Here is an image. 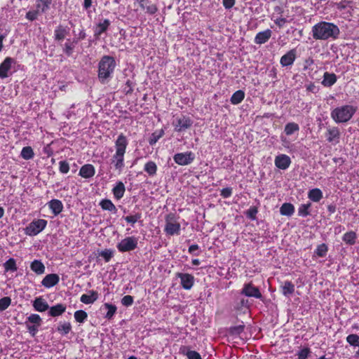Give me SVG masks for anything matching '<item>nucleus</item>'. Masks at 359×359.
<instances>
[{"instance_id":"obj_1","label":"nucleus","mask_w":359,"mask_h":359,"mask_svg":"<svg viewBox=\"0 0 359 359\" xmlns=\"http://www.w3.org/2000/svg\"><path fill=\"white\" fill-rule=\"evenodd\" d=\"M339 34L338 26L332 22L322 21L312 27V36L316 40L337 39Z\"/></svg>"},{"instance_id":"obj_2","label":"nucleus","mask_w":359,"mask_h":359,"mask_svg":"<svg viewBox=\"0 0 359 359\" xmlns=\"http://www.w3.org/2000/svg\"><path fill=\"white\" fill-rule=\"evenodd\" d=\"M116 60L114 57L104 55L98 63L97 76L102 83H105L112 78L115 68Z\"/></svg>"},{"instance_id":"obj_3","label":"nucleus","mask_w":359,"mask_h":359,"mask_svg":"<svg viewBox=\"0 0 359 359\" xmlns=\"http://www.w3.org/2000/svg\"><path fill=\"white\" fill-rule=\"evenodd\" d=\"M128 144L126 137L123 133L120 134L115 142L116 153L112 157V163L116 170H121L124 167V154Z\"/></svg>"},{"instance_id":"obj_4","label":"nucleus","mask_w":359,"mask_h":359,"mask_svg":"<svg viewBox=\"0 0 359 359\" xmlns=\"http://www.w3.org/2000/svg\"><path fill=\"white\" fill-rule=\"evenodd\" d=\"M356 110L357 107L346 104L334 109L331 111L330 115L335 123H346L352 118Z\"/></svg>"},{"instance_id":"obj_5","label":"nucleus","mask_w":359,"mask_h":359,"mask_svg":"<svg viewBox=\"0 0 359 359\" xmlns=\"http://www.w3.org/2000/svg\"><path fill=\"white\" fill-rule=\"evenodd\" d=\"M165 225L164 231L168 236L180 235L181 231V225L177 221L175 215L170 213L165 216Z\"/></svg>"},{"instance_id":"obj_6","label":"nucleus","mask_w":359,"mask_h":359,"mask_svg":"<svg viewBox=\"0 0 359 359\" xmlns=\"http://www.w3.org/2000/svg\"><path fill=\"white\" fill-rule=\"evenodd\" d=\"M334 6L341 13L345 20H350L354 11L353 2L348 0H341L334 3Z\"/></svg>"},{"instance_id":"obj_7","label":"nucleus","mask_w":359,"mask_h":359,"mask_svg":"<svg viewBox=\"0 0 359 359\" xmlns=\"http://www.w3.org/2000/svg\"><path fill=\"white\" fill-rule=\"evenodd\" d=\"M48 222L43 219H34L24 229L25 233L34 236L41 232L47 226Z\"/></svg>"},{"instance_id":"obj_8","label":"nucleus","mask_w":359,"mask_h":359,"mask_svg":"<svg viewBox=\"0 0 359 359\" xmlns=\"http://www.w3.org/2000/svg\"><path fill=\"white\" fill-rule=\"evenodd\" d=\"M192 125L193 120L186 115L177 116L172 122L174 130L177 133H182L189 129Z\"/></svg>"},{"instance_id":"obj_9","label":"nucleus","mask_w":359,"mask_h":359,"mask_svg":"<svg viewBox=\"0 0 359 359\" xmlns=\"http://www.w3.org/2000/svg\"><path fill=\"white\" fill-rule=\"evenodd\" d=\"M241 294L248 297H254L263 301V295L258 287L255 286L252 281L244 283Z\"/></svg>"},{"instance_id":"obj_10","label":"nucleus","mask_w":359,"mask_h":359,"mask_svg":"<svg viewBox=\"0 0 359 359\" xmlns=\"http://www.w3.org/2000/svg\"><path fill=\"white\" fill-rule=\"evenodd\" d=\"M137 247V239L134 236L126 237L116 245L118 250L126 252L134 250Z\"/></svg>"},{"instance_id":"obj_11","label":"nucleus","mask_w":359,"mask_h":359,"mask_svg":"<svg viewBox=\"0 0 359 359\" xmlns=\"http://www.w3.org/2000/svg\"><path fill=\"white\" fill-rule=\"evenodd\" d=\"M174 161L180 165H187L191 163L195 159V154L192 151L177 153L173 156Z\"/></svg>"},{"instance_id":"obj_12","label":"nucleus","mask_w":359,"mask_h":359,"mask_svg":"<svg viewBox=\"0 0 359 359\" xmlns=\"http://www.w3.org/2000/svg\"><path fill=\"white\" fill-rule=\"evenodd\" d=\"M326 140L333 145L337 144L340 141L341 133L337 126L329 127L325 133Z\"/></svg>"},{"instance_id":"obj_13","label":"nucleus","mask_w":359,"mask_h":359,"mask_svg":"<svg viewBox=\"0 0 359 359\" xmlns=\"http://www.w3.org/2000/svg\"><path fill=\"white\" fill-rule=\"evenodd\" d=\"M176 277L180 279V284L183 289L189 290L194 284V276L187 273H177Z\"/></svg>"},{"instance_id":"obj_14","label":"nucleus","mask_w":359,"mask_h":359,"mask_svg":"<svg viewBox=\"0 0 359 359\" xmlns=\"http://www.w3.org/2000/svg\"><path fill=\"white\" fill-rule=\"evenodd\" d=\"M16 61L14 58L6 57L0 64V78L5 79L8 76V72L11 70L12 65L15 64Z\"/></svg>"},{"instance_id":"obj_15","label":"nucleus","mask_w":359,"mask_h":359,"mask_svg":"<svg viewBox=\"0 0 359 359\" xmlns=\"http://www.w3.org/2000/svg\"><path fill=\"white\" fill-rule=\"evenodd\" d=\"M111 25V21L109 19H102L94 27V36L96 39L105 33Z\"/></svg>"},{"instance_id":"obj_16","label":"nucleus","mask_w":359,"mask_h":359,"mask_svg":"<svg viewBox=\"0 0 359 359\" xmlns=\"http://www.w3.org/2000/svg\"><path fill=\"white\" fill-rule=\"evenodd\" d=\"M297 57V50L292 48L283 55L280 60L282 67H288L293 65Z\"/></svg>"},{"instance_id":"obj_17","label":"nucleus","mask_w":359,"mask_h":359,"mask_svg":"<svg viewBox=\"0 0 359 359\" xmlns=\"http://www.w3.org/2000/svg\"><path fill=\"white\" fill-rule=\"evenodd\" d=\"M274 163L278 168L286 170L291 164V159L286 154H279L276 156Z\"/></svg>"},{"instance_id":"obj_18","label":"nucleus","mask_w":359,"mask_h":359,"mask_svg":"<svg viewBox=\"0 0 359 359\" xmlns=\"http://www.w3.org/2000/svg\"><path fill=\"white\" fill-rule=\"evenodd\" d=\"M60 277L56 273H50L46 275L41 281V285L46 288H50L58 284Z\"/></svg>"},{"instance_id":"obj_19","label":"nucleus","mask_w":359,"mask_h":359,"mask_svg":"<svg viewBox=\"0 0 359 359\" xmlns=\"http://www.w3.org/2000/svg\"><path fill=\"white\" fill-rule=\"evenodd\" d=\"M69 34V29L67 27L59 25L54 30V39L56 41H62Z\"/></svg>"},{"instance_id":"obj_20","label":"nucleus","mask_w":359,"mask_h":359,"mask_svg":"<svg viewBox=\"0 0 359 359\" xmlns=\"http://www.w3.org/2000/svg\"><path fill=\"white\" fill-rule=\"evenodd\" d=\"M47 204L55 216L60 215L63 211V203L59 199H52Z\"/></svg>"},{"instance_id":"obj_21","label":"nucleus","mask_w":359,"mask_h":359,"mask_svg":"<svg viewBox=\"0 0 359 359\" xmlns=\"http://www.w3.org/2000/svg\"><path fill=\"white\" fill-rule=\"evenodd\" d=\"M272 32L269 29H266L264 31L258 32L254 39V42L256 44H263L266 43L271 38Z\"/></svg>"},{"instance_id":"obj_22","label":"nucleus","mask_w":359,"mask_h":359,"mask_svg":"<svg viewBox=\"0 0 359 359\" xmlns=\"http://www.w3.org/2000/svg\"><path fill=\"white\" fill-rule=\"evenodd\" d=\"M136 1L139 3V5L141 7V8L143 10L145 9L146 12L150 15L155 14L158 11L157 6L155 4H151L150 0H136Z\"/></svg>"},{"instance_id":"obj_23","label":"nucleus","mask_w":359,"mask_h":359,"mask_svg":"<svg viewBox=\"0 0 359 359\" xmlns=\"http://www.w3.org/2000/svg\"><path fill=\"white\" fill-rule=\"evenodd\" d=\"M95 174V167L92 164H85L81 166L79 175L83 178L88 179Z\"/></svg>"},{"instance_id":"obj_24","label":"nucleus","mask_w":359,"mask_h":359,"mask_svg":"<svg viewBox=\"0 0 359 359\" xmlns=\"http://www.w3.org/2000/svg\"><path fill=\"white\" fill-rule=\"evenodd\" d=\"M98 299V292L95 290H89L88 294H83L80 301L85 304L94 303Z\"/></svg>"},{"instance_id":"obj_25","label":"nucleus","mask_w":359,"mask_h":359,"mask_svg":"<svg viewBox=\"0 0 359 359\" xmlns=\"http://www.w3.org/2000/svg\"><path fill=\"white\" fill-rule=\"evenodd\" d=\"M180 353L186 355L188 359H202L199 353L190 350V348L187 346H181Z\"/></svg>"},{"instance_id":"obj_26","label":"nucleus","mask_w":359,"mask_h":359,"mask_svg":"<svg viewBox=\"0 0 359 359\" xmlns=\"http://www.w3.org/2000/svg\"><path fill=\"white\" fill-rule=\"evenodd\" d=\"M33 307L39 312L46 311L49 309L48 302L41 297H36L33 302Z\"/></svg>"},{"instance_id":"obj_27","label":"nucleus","mask_w":359,"mask_h":359,"mask_svg":"<svg viewBox=\"0 0 359 359\" xmlns=\"http://www.w3.org/2000/svg\"><path fill=\"white\" fill-rule=\"evenodd\" d=\"M337 81V76L334 73L325 72L323 76L322 85L325 87H331Z\"/></svg>"},{"instance_id":"obj_28","label":"nucleus","mask_w":359,"mask_h":359,"mask_svg":"<svg viewBox=\"0 0 359 359\" xmlns=\"http://www.w3.org/2000/svg\"><path fill=\"white\" fill-rule=\"evenodd\" d=\"M280 290L285 297H290L294 292L295 286L291 281L285 280L280 286Z\"/></svg>"},{"instance_id":"obj_29","label":"nucleus","mask_w":359,"mask_h":359,"mask_svg":"<svg viewBox=\"0 0 359 359\" xmlns=\"http://www.w3.org/2000/svg\"><path fill=\"white\" fill-rule=\"evenodd\" d=\"M126 191V187L124 184L119 181L118 182L114 187L112 189V193L114 194V198L116 200H120L121 198L123 197L124 194Z\"/></svg>"},{"instance_id":"obj_30","label":"nucleus","mask_w":359,"mask_h":359,"mask_svg":"<svg viewBox=\"0 0 359 359\" xmlns=\"http://www.w3.org/2000/svg\"><path fill=\"white\" fill-rule=\"evenodd\" d=\"M66 306L62 304H57L51 306L48 311V315L51 317H57L61 316L66 311Z\"/></svg>"},{"instance_id":"obj_31","label":"nucleus","mask_w":359,"mask_h":359,"mask_svg":"<svg viewBox=\"0 0 359 359\" xmlns=\"http://www.w3.org/2000/svg\"><path fill=\"white\" fill-rule=\"evenodd\" d=\"M76 44H77V40L67 39L62 48L63 53L67 56H71L74 53Z\"/></svg>"},{"instance_id":"obj_32","label":"nucleus","mask_w":359,"mask_h":359,"mask_svg":"<svg viewBox=\"0 0 359 359\" xmlns=\"http://www.w3.org/2000/svg\"><path fill=\"white\" fill-rule=\"evenodd\" d=\"M30 268L37 275H41L45 272V266L41 260L34 259L30 264Z\"/></svg>"},{"instance_id":"obj_33","label":"nucleus","mask_w":359,"mask_h":359,"mask_svg":"<svg viewBox=\"0 0 359 359\" xmlns=\"http://www.w3.org/2000/svg\"><path fill=\"white\" fill-rule=\"evenodd\" d=\"M99 205L103 210H107L113 213H116L117 212L116 207L109 199L104 198L101 200Z\"/></svg>"},{"instance_id":"obj_34","label":"nucleus","mask_w":359,"mask_h":359,"mask_svg":"<svg viewBox=\"0 0 359 359\" xmlns=\"http://www.w3.org/2000/svg\"><path fill=\"white\" fill-rule=\"evenodd\" d=\"M294 212V206L290 203H284L280 208L281 215L290 217Z\"/></svg>"},{"instance_id":"obj_35","label":"nucleus","mask_w":359,"mask_h":359,"mask_svg":"<svg viewBox=\"0 0 359 359\" xmlns=\"http://www.w3.org/2000/svg\"><path fill=\"white\" fill-rule=\"evenodd\" d=\"M308 197L313 202H319L323 198V195L320 189L315 188L309 191Z\"/></svg>"},{"instance_id":"obj_36","label":"nucleus","mask_w":359,"mask_h":359,"mask_svg":"<svg viewBox=\"0 0 359 359\" xmlns=\"http://www.w3.org/2000/svg\"><path fill=\"white\" fill-rule=\"evenodd\" d=\"M245 98V92L238 90L233 93L230 98L231 103L234 105L240 104Z\"/></svg>"},{"instance_id":"obj_37","label":"nucleus","mask_w":359,"mask_h":359,"mask_svg":"<svg viewBox=\"0 0 359 359\" xmlns=\"http://www.w3.org/2000/svg\"><path fill=\"white\" fill-rule=\"evenodd\" d=\"M356 233L353 231L345 233L342 237L343 241L349 245H353L356 243Z\"/></svg>"},{"instance_id":"obj_38","label":"nucleus","mask_w":359,"mask_h":359,"mask_svg":"<svg viewBox=\"0 0 359 359\" xmlns=\"http://www.w3.org/2000/svg\"><path fill=\"white\" fill-rule=\"evenodd\" d=\"M52 1L53 0H37L36 5V8L41 13H44L50 9Z\"/></svg>"},{"instance_id":"obj_39","label":"nucleus","mask_w":359,"mask_h":359,"mask_svg":"<svg viewBox=\"0 0 359 359\" xmlns=\"http://www.w3.org/2000/svg\"><path fill=\"white\" fill-rule=\"evenodd\" d=\"M158 168L155 162L150 161L145 163L144 170L149 175L154 176L156 174Z\"/></svg>"},{"instance_id":"obj_40","label":"nucleus","mask_w":359,"mask_h":359,"mask_svg":"<svg viewBox=\"0 0 359 359\" xmlns=\"http://www.w3.org/2000/svg\"><path fill=\"white\" fill-rule=\"evenodd\" d=\"M163 135L164 130L163 129L154 131L149 138V144L151 146L154 145Z\"/></svg>"},{"instance_id":"obj_41","label":"nucleus","mask_w":359,"mask_h":359,"mask_svg":"<svg viewBox=\"0 0 359 359\" xmlns=\"http://www.w3.org/2000/svg\"><path fill=\"white\" fill-rule=\"evenodd\" d=\"M72 330V325L69 322L60 323L57 327V331L62 335H67Z\"/></svg>"},{"instance_id":"obj_42","label":"nucleus","mask_w":359,"mask_h":359,"mask_svg":"<svg viewBox=\"0 0 359 359\" xmlns=\"http://www.w3.org/2000/svg\"><path fill=\"white\" fill-rule=\"evenodd\" d=\"M311 207V203L310 202L304 204H301L298 208V215L300 217H307L310 215V208Z\"/></svg>"},{"instance_id":"obj_43","label":"nucleus","mask_w":359,"mask_h":359,"mask_svg":"<svg viewBox=\"0 0 359 359\" xmlns=\"http://www.w3.org/2000/svg\"><path fill=\"white\" fill-rule=\"evenodd\" d=\"M299 130V126L297 123L291 122L285 125L284 132L287 135H291L294 133Z\"/></svg>"},{"instance_id":"obj_44","label":"nucleus","mask_w":359,"mask_h":359,"mask_svg":"<svg viewBox=\"0 0 359 359\" xmlns=\"http://www.w3.org/2000/svg\"><path fill=\"white\" fill-rule=\"evenodd\" d=\"M20 156L25 160H29L34 158V153L31 147L27 146L22 148Z\"/></svg>"},{"instance_id":"obj_45","label":"nucleus","mask_w":359,"mask_h":359,"mask_svg":"<svg viewBox=\"0 0 359 359\" xmlns=\"http://www.w3.org/2000/svg\"><path fill=\"white\" fill-rule=\"evenodd\" d=\"M104 306L107 309V312L105 314L104 318L108 320H111L116 313L117 307L115 305L109 303H105Z\"/></svg>"},{"instance_id":"obj_46","label":"nucleus","mask_w":359,"mask_h":359,"mask_svg":"<svg viewBox=\"0 0 359 359\" xmlns=\"http://www.w3.org/2000/svg\"><path fill=\"white\" fill-rule=\"evenodd\" d=\"M136 83L135 81L127 79L123 87V92L125 95H130L133 93L134 90V88L135 86Z\"/></svg>"},{"instance_id":"obj_47","label":"nucleus","mask_w":359,"mask_h":359,"mask_svg":"<svg viewBox=\"0 0 359 359\" xmlns=\"http://www.w3.org/2000/svg\"><path fill=\"white\" fill-rule=\"evenodd\" d=\"M4 267L6 271L15 272L17 271L18 267L16 265L15 259L13 258L8 259L4 264Z\"/></svg>"},{"instance_id":"obj_48","label":"nucleus","mask_w":359,"mask_h":359,"mask_svg":"<svg viewBox=\"0 0 359 359\" xmlns=\"http://www.w3.org/2000/svg\"><path fill=\"white\" fill-rule=\"evenodd\" d=\"M98 255L104 259L105 262H109L114 256V250L111 249H104L99 252Z\"/></svg>"},{"instance_id":"obj_49","label":"nucleus","mask_w":359,"mask_h":359,"mask_svg":"<svg viewBox=\"0 0 359 359\" xmlns=\"http://www.w3.org/2000/svg\"><path fill=\"white\" fill-rule=\"evenodd\" d=\"M88 318L87 313L83 310H79L74 313V318L76 322L83 323Z\"/></svg>"},{"instance_id":"obj_50","label":"nucleus","mask_w":359,"mask_h":359,"mask_svg":"<svg viewBox=\"0 0 359 359\" xmlns=\"http://www.w3.org/2000/svg\"><path fill=\"white\" fill-rule=\"evenodd\" d=\"M328 248L326 244L322 243L318 245L315 250V253L319 257H324L327 255Z\"/></svg>"},{"instance_id":"obj_51","label":"nucleus","mask_w":359,"mask_h":359,"mask_svg":"<svg viewBox=\"0 0 359 359\" xmlns=\"http://www.w3.org/2000/svg\"><path fill=\"white\" fill-rule=\"evenodd\" d=\"M245 330V325L243 324L236 325V326H232L229 327V333L230 335L232 336H238L241 334Z\"/></svg>"},{"instance_id":"obj_52","label":"nucleus","mask_w":359,"mask_h":359,"mask_svg":"<svg viewBox=\"0 0 359 359\" xmlns=\"http://www.w3.org/2000/svg\"><path fill=\"white\" fill-rule=\"evenodd\" d=\"M346 341L353 346L359 347V336L356 334H351L346 337Z\"/></svg>"},{"instance_id":"obj_53","label":"nucleus","mask_w":359,"mask_h":359,"mask_svg":"<svg viewBox=\"0 0 359 359\" xmlns=\"http://www.w3.org/2000/svg\"><path fill=\"white\" fill-rule=\"evenodd\" d=\"M141 218H142V213L137 212L135 215H128V216L125 217L124 219L126 221V222L133 225L137 222H138Z\"/></svg>"},{"instance_id":"obj_54","label":"nucleus","mask_w":359,"mask_h":359,"mask_svg":"<svg viewBox=\"0 0 359 359\" xmlns=\"http://www.w3.org/2000/svg\"><path fill=\"white\" fill-rule=\"evenodd\" d=\"M11 304V299L9 297H4L0 299V311L7 309Z\"/></svg>"},{"instance_id":"obj_55","label":"nucleus","mask_w":359,"mask_h":359,"mask_svg":"<svg viewBox=\"0 0 359 359\" xmlns=\"http://www.w3.org/2000/svg\"><path fill=\"white\" fill-rule=\"evenodd\" d=\"M59 171L62 174H67L69 171V164L67 161H60L59 162Z\"/></svg>"},{"instance_id":"obj_56","label":"nucleus","mask_w":359,"mask_h":359,"mask_svg":"<svg viewBox=\"0 0 359 359\" xmlns=\"http://www.w3.org/2000/svg\"><path fill=\"white\" fill-rule=\"evenodd\" d=\"M27 320L29 323L36 324L35 325H37V326H40L41 323V317L39 316V315L35 314V313L31 314L27 318Z\"/></svg>"},{"instance_id":"obj_57","label":"nucleus","mask_w":359,"mask_h":359,"mask_svg":"<svg viewBox=\"0 0 359 359\" xmlns=\"http://www.w3.org/2000/svg\"><path fill=\"white\" fill-rule=\"evenodd\" d=\"M310 353L311 350L309 348L306 347L301 349L297 353L298 359H307Z\"/></svg>"},{"instance_id":"obj_58","label":"nucleus","mask_w":359,"mask_h":359,"mask_svg":"<svg viewBox=\"0 0 359 359\" xmlns=\"http://www.w3.org/2000/svg\"><path fill=\"white\" fill-rule=\"evenodd\" d=\"M134 302V298L131 295H126L121 299V304L125 306H130Z\"/></svg>"},{"instance_id":"obj_59","label":"nucleus","mask_w":359,"mask_h":359,"mask_svg":"<svg viewBox=\"0 0 359 359\" xmlns=\"http://www.w3.org/2000/svg\"><path fill=\"white\" fill-rule=\"evenodd\" d=\"M257 208L255 206L250 207L246 212V215L251 219H255L256 218V215L257 214Z\"/></svg>"},{"instance_id":"obj_60","label":"nucleus","mask_w":359,"mask_h":359,"mask_svg":"<svg viewBox=\"0 0 359 359\" xmlns=\"http://www.w3.org/2000/svg\"><path fill=\"white\" fill-rule=\"evenodd\" d=\"M232 195V188H224L220 191V196L224 198H228Z\"/></svg>"},{"instance_id":"obj_61","label":"nucleus","mask_w":359,"mask_h":359,"mask_svg":"<svg viewBox=\"0 0 359 359\" xmlns=\"http://www.w3.org/2000/svg\"><path fill=\"white\" fill-rule=\"evenodd\" d=\"M39 11H29L26 13V18L30 21H34L37 18Z\"/></svg>"},{"instance_id":"obj_62","label":"nucleus","mask_w":359,"mask_h":359,"mask_svg":"<svg viewBox=\"0 0 359 359\" xmlns=\"http://www.w3.org/2000/svg\"><path fill=\"white\" fill-rule=\"evenodd\" d=\"M236 4V0H222L223 6L226 9L231 8Z\"/></svg>"},{"instance_id":"obj_63","label":"nucleus","mask_w":359,"mask_h":359,"mask_svg":"<svg viewBox=\"0 0 359 359\" xmlns=\"http://www.w3.org/2000/svg\"><path fill=\"white\" fill-rule=\"evenodd\" d=\"M86 30L83 28L80 30V32L78 34L77 37L74 38V40H77V43L83 40L86 38Z\"/></svg>"},{"instance_id":"obj_64","label":"nucleus","mask_w":359,"mask_h":359,"mask_svg":"<svg viewBox=\"0 0 359 359\" xmlns=\"http://www.w3.org/2000/svg\"><path fill=\"white\" fill-rule=\"evenodd\" d=\"M275 24L278 25L279 27H282L286 22L287 19L285 18H278L273 20Z\"/></svg>"}]
</instances>
